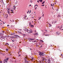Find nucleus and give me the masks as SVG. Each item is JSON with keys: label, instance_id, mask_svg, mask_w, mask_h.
Returning a JSON list of instances; mask_svg holds the SVG:
<instances>
[{"label": "nucleus", "instance_id": "nucleus-1", "mask_svg": "<svg viewBox=\"0 0 63 63\" xmlns=\"http://www.w3.org/2000/svg\"><path fill=\"white\" fill-rule=\"evenodd\" d=\"M0 39L2 41H3L4 40V39H5V38H6V37L3 36L2 35L0 36Z\"/></svg>", "mask_w": 63, "mask_h": 63}, {"label": "nucleus", "instance_id": "nucleus-2", "mask_svg": "<svg viewBox=\"0 0 63 63\" xmlns=\"http://www.w3.org/2000/svg\"><path fill=\"white\" fill-rule=\"evenodd\" d=\"M25 30L27 32L29 33H32V31L31 30H28L27 29H26Z\"/></svg>", "mask_w": 63, "mask_h": 63}, {"label": "nucleus", "instance_id": "nucleus-3", "mask_svg": "<svg viewBox=\"0 0 63 63\" xmlns=\"http://www.w3.org/2000/svg\"><path fill=\"white\" fill-rule=\"evenodd\" d=\"M45 54V53L40 52L39 53V55H40V56H41V55H42V56H44V55H45V54Z\"/></svg>", "mask_w": 63, "mask_h": 63}, {"label": "nucleus", "instance_id": "nucleus-4", "mask_svg": "<svg viewBox=\"0 0 63 63\" xmlns=\"http://www.w3.org/2000/svg\"><path fill=\"white\" fill-rule=\"evenodd\" d=\"M29 40L30 42H32V41H33L34 40V39H31V38H29Z\"/></svg>", "mask_w": 63, "mask_h": 63}, {"label": "nucleus", "instance_id": "nucleus-5", "mask_svg": "<svg viewBox=\"0 0 63 63\" xmlns=\"http://www.w3.org/2000/svg\"><path fill=\"white\" fill-rule=\"evenodd\" d=\"M30 26L31 27H34V25H32L31 24H30Z\"/></svg>", "mask_w": 63, "mask_h": 63}, {"label": "nucleus", "instance_id": "nucleus-6", "mask_svg": "<svg viewBox=\"0 0 63 63\" xmlns=\"http://www.w3.org/2000/svg\"><path fill=\"white\" fill-rule=\"evenodd\" d=\"M25 62H27V63L28 62V61H27V59H25Z\"/></svg>", "mask_w": 63, "mask_h": 63}, {"label": "nucleus", "instance_id": "nucleus-7", "mask_svg": "<svg viewBox=\"0 0 63 63\" xmlns=\"http://www.w3.org/2000/svg\"><path fill=\"white\" fill-rule=\"evenodd\" d=\"M34 35H38V33H34Z\"/></svg>", "mask_w": 63, "mask_h": 63}, {"label": "nucleus", "instance_id": "nucleus-8", "mask_svg": "<svg viewBox=\"0 0 63 63\" xmlns=\"http://www.w3.org/2000/svg\"><path fill=\"white\" fill-rule=\"evenodd\" d=\"M11 11L12 12H11V14H12V13H13V14H14V12H13V10H11Z\"/></svg>", "mask_w": 63, "mask_h": 63}, {"label": "nucleus", "instance_id": "nucleus-9", "mask_svg": "<svg viewBox=\"0 0 63 63\" xmlns=\"http://www.w3.org/2000/svg\"><path fill=\"white\" fill-rule=\"evenodd\" d=\"M44 60H45H45H46V59H43L42 60V61L43 62H44Z\"/></svg>", "mask_w": 63, "mask_h": 63}, {"label": "nucleus", "instance_id": "nucleus-10", "mask_svg": "<svg viewBox=\"0 0 63 63\" xmlns=\"http://www.w3.org/2000/svg\"><path fill=\"white\" fill-rule=\"evenodd\" d=\"M14 9V10H15L16 9V6H13Z\"/></svg>", "mask_w": 63, "mask_h": 63}, {"label": "nucleus", "instance_id": "nucleus-11", "mask_svg": "<svg viewBox=\"0 0 63 63\" xmlns=\"http://www.w3.org/2000/svg\"><path fill=\"white\" fill-rule=\"evenodd\" d=\"M15 37H19V36H18V35H15L14 36Z\"/></svg>", "mask_w": 63, "mask_h": 63}, {"label": "nucleus", "instance_id": "nucleus-12", "mask_svg": "<svg viewBox=\"0 0 63 63\" xmlns=\"http://www.w3.org/2000/svg\"><path fill=\"white\" fill-rule=\"evenodd\" d=\"M39 1L40 2H43V0H39Z\"/></svg>", "mask_w": 63, "mask_h": 63}, {"label": "nucleus", "instance_id": "nucleus-13", "mask_svg": "<svg viewBox=\"0 0 63 63\" xmlns=\"http://www.w3.org/2000/svg\"><path fill=\"white\" fill-rule=\"evenodd\" d=\"M27 49H30V50H32V49L29 48H27Z\"/></svg>", "mask_w": 63, "mask_h": 63}, {"label": "nucleus", "instance_id": "nucleus-14", "mask_svg": "<svg viewBox=\"0 0 63 63\" xmlns=\"http://www.w3.org/2000/svg\"><path fill=\"white\" fill-rule=\"evenodd\" d=\"M45 1H44L42 3V4H44L45 3Z\"/></svg>", "mask_w": 63, "mask_h": 63}, {"label": "nucleus", "instance_id": "nucleus-15", "mask_svg": "<svg viewBox=\"0 0 63 63\" xmlns=\"http://www.w3.org/2000/svg\"><path fill=\"white\" fill-rule=\"evenodd\" d=\"M5 45H8V46H9V43H6Z\"/></svg>", "mask_w": 63, "mask_h": 63}, {"label": "nucleus", "instance_id": "nucleus-16", "mask_svg": "<svg viewBox=\"0 0 63 63\" xmlns=\"http://www.w3.org/2000/svg\"><path fill=\"white\" fill-rule=\"evenodd\" d=\"M5 16H6V17H8V15L7 14Z\"/></svg>", "mask_w": 63, "mask_h": 63}, {"label": "nucleus", "instance_id": "nucleus-17", "mask_svg": "<svg viewBox=\"0 0 63 63\" xmlns=\"http://www.w3.org/2000/svg\"><path fill=\"white\" fill-rule=\"evenodd\" d=\"M57 34H58V35H59L60 33L58 32H57Z\"/></svg>", "mask_w": 63, "mask_h": 63}, {"label": "nucleus", "instance_id": "nucleus-18", "mask_svg": "<svg viewBox=\"0 0 63 63\" xmlns=\"http://www.w3.org/2000/svg\"><path fill=\"white\" fill-rule=\"evenodd\" d=\"M45 36H48V35L46 34H45Z\"/></svg>", "mask_w": 63, "mask_h": 63}, {"label": "nucleus", "instance_id": "nucleus-19", "mask_svg": "<svg viewBox=\"0 0 63 63\" xmlns=\"http://www.w3.org/2000/svg\"><path fill=\"white\" fill-rule=\"evenodd\" d=\"M6 50L7 51H8V50H9L8 49V48H7L6 49Z\"/></svg>", "mask_w": 63, "mask_h": 63}, {"label": "nucleus", "instance_id": "nucleus-20", "mask_svg": "<svg viewBox=\"0 0 63 63\" xmlns=\"http://www.w3.org/2000/svg\"><path fill=\"white\" fill-rule=\"evenodd\" d=\"M54 21H52V24H53V23H54Z\"/></svg>", "mask_w": 63, "mask_h": 63}, {"label": "nucleus", "instance_id": "nucleus-21", "mask_svg": "<svg viewBox=\"0 0 63 63\" xmlns=\"http://www.w3.org/2000/svg\"><path fill=\"white\" fill-rule=\"evenodd\" d=\"M18 33H21V32H20L19 31H18Z\"/></svg>", "mask_w": 63, "mask_h": 63}, {"label": "nucleus", "instance_id": "nucleus-22", "mask_svg": "<svg viewBox=\"0 0 63 63\" xmlns=\"http://www.w3.org/2000/svg\"><path fill=\"white\" fill-rule=\"evenodd\" d=\"M41 17H40V18L39 19H38V20H40V19H41Z\"/></svg>", "mask_w": 63, "mask_h": 63}, {"label": "nucleus", "instance_id": "nucleus-23", "mask_svg": "<svg viewBox=\"0 0 63 63\" xmlns=\"http://www.w3.org/2000/svg\"><path fill=\"white\" fill-rule=\"evenodd\" d=\"M49 25H50V26H49V27H51V25H50V24H49Z\"/></svg>", "mask_w": 63, "mask_h": 63}, {"label": "nucleus", "instance_id": "nucleus-24", "mask_svg": "<svg viewBox=\"0 0 63 63\" xmlns=\"http://www.w3.org/2000/svg\"><path fill=\"white\" fill-rule=\"evenodd\" d=\"M8 14H10V11H8Z\"/></svg>", "mask_w": 63, "mask_h": 63}, {"label": "nucleus", "instance_id": "nucleus-25", "mask_svg": "<svg viewBox=\"0 0 63 63\" xmlns=\"http://www.w3.org/2000/svg\"><path fill=\"white\" fill-rule=\"evenodd\" d=\"M7 1L8 2H9V0H7ZM10 1H11V0H10Z\"/></svg>", "mask_w": 63, "mask_h": 63}, {"label": "nucleus", "instance_id": "nucleus-26", "mask_svg": "<svg viewBox=\"0 0 63 63\" xmlns=\"http://www.w3.org/2000/svg\"><path fill=\"white\" fill-rule=\"evenodd\" d=\"M25 59H27V57H25Z\"/></svg>", "mask_w": 63, "mask_h": 63}, {"label": "nucleus", "instance_id": "nucleus-27", "mask_svg": "<svg viewBox=\"0 0 63 63\" xmlns=\"http://www.w3.org/2000/svg\"><path fill=\"white\" fill-rule=\"evenodd\" d=\"M60 16L59 15L58 16V17H60Z\"/></svg>", "mask_w": 63, "mask_h": 63}, {"label": "nucleus", "instance_id": "nucleus-28", "mask_svg": "<svg viewBox=\"0 0 63 63\" xmlns=\"http://www.w3.org/2000/svg\"><path fill=\"white\" fill-rule=\"evenodd\" d=\"M45 6V4H43V5H42L41 6Z\"/></svg>", "mask_w": 63, "mask_h": 63}, {"label": "nucleus", "instance_id": "nucleus-29", "mask_svg": "<svg viewBox=\"0 0 63 63\" xmlns=\"http://www.w3.org/2000/svg\"><path fill=\"white\" fill-rule=\"evenodd\" d=\"M5 62H6V63L7 62V59H6L5 60Z\"/></svg>", "mask_w": 63, "mask_h": 63}, {"label": "nucleus", "instance_id": "nucleus-30", "mask_svg": "<svg viewBox=\"0 0 63 63\" xmlns=\"http://www.w3.org/2000/svg\"><path fill=\"white\" fill-rule=\"evenodd\" d=\"M0 63H2V61H0Z\"/></svg>", "mask_w": 63, "mask_h": 63}, {"label": "nucleus", "instance_id": "nucleus-31", "mask_svg": "<svg viewBox=\"0 0 63 63\" xmlns=\"http://www.w3.org/2000/svg\"><path fill=\"white\" fill-rule=\"evenodd\" d=\"M41 42H44V41L43 40H40Z\"/></svg>", "mask_w": 63, "mask_h": 63}, {"label": "nucleus", "instance_id": "nucleus-32", "mask_svg": "<svg viewBox=\"0 0 63 63\" xmlns=\"http://www.w3.org/2000/svg\"><path fill=\"white\" fill-rule=\"evenodd\" d=\"M8 60H9V58H7V61H8Z\"/></svg>", "mask_w": 63, "mask_h": 63}, {"label": "nucleus", "instance_id": "nucleus-33", "mask_svg": "<svg viewBox=\"0 0 63 63\" xmlns=\"http://www.w3.org/2000/svg\"><path fill=\"white\" fill-rule=\"evenodd\" d=\"M10 21H11V22H13V21H12V20H10Z\"/></svg>", "mask_w": 63, "mask_h": 63}, {"label": "nucleus", "instance_id": "nucleus-34", "mask_svg": "<svg viewBox=\"0 0 63 63\" xmlns=\"http://www.w3.org/2000/svg\"><path fill=\"white\" fill-rule=\"evenodd\" d=\"M51 6L52 7L53 5H52V4H51Z\"/></svg>", "mask_w": 63, "mask_h": 63}, {"label": "nucleus", "instance_id": "nucleus-35", "mask_svg": "<svg viewBox=\"0 0 63 63\" xmlns=\"http://www.w3.org/2000/svg\"><path fill=\"white\" fill-rule=\"evenodd\" d=\"M62 28V27H61L60 28Z\"/></svg>", "mask_w": 63, "mask_h": 63}, {"label": "nucleus", "instance_id": "nucleus-36", "mask_svg": "<svg viewBox=\"0 0 63 63\" xmlns=\"http://www.w3.org/2000/svg\"><path fill=\"white\" fill-rule=\"evenodd\" d=\"M18 56H21V55H19Z\"/></svg>", "mask_w": 63, "mask_h": 63}, {"label": "nucleus", "instance_id": "nucleus-37", "mask_svg": "<svg viewBox=\"0 0 63 63\" xmlns=\"http://www.w3.org/2000/svg\"><path fill=\"white\" fill-rule=\"evenodd\" d=\"M34 22H35V23H37V22H36V21H34Z\"/></svg>", "mask_w": 63, "mask_h": 63}, {"label": "nucleus", "instance_id": "nucleus-38", "mask_svg": "<svg viewBox=\"0 0 63 63\" xmlns=\"http://www.w3.org/2000/svg\"><path fill=\"white\" fill-rule=\"evenodd\" d=\"M8 10H10V8H8Z\"/></svg>", "mask_w": 63, "mask_h": 63}, {"label": "nucleus", "instance_id": "nucleus-39", "mask_svg": "<svg viewBox=\"0 0 63 63\" xmlns=\"http://www.w3.org/2000/svg\"><path fill=\"white\" fill-rule=\"evenodd\" d=\"M37 2H38V3H39V0L37 1Z\"/></svg>", "mask_w": 63, "mask_h": 63}, {"label": "nucleus", "instance_id": "nucleus-40", "mask_svg": "<svg viewBox=\"0 0 63 63\" xmlns=\"http://www.w3.org/2000/svg\"><path fill=\"white\" fill-rule=\"evenodd\" d=\"M12 42H15V41H14V40H12Z\"/></svg>", "mask_w": 63, "mask_h": 63}, {"label": "nucleus", "instance_id": "nucleus-41", "mask_svg": "<svg viewBox=\"0 0 63 63\" xmlns=\"http://www.w3.org/2000/svg\"><path fill=\"white\" fill-rule=\"evenodd\" d=\"M32 60H33V58H32Z\"/></svg>", "mask_w": 63, "mask_h": 63}, {"label": "nucleus", "instance_id": "nucleus-42", "mask_svg": "<svg viewBox=\"0 0 63 63\" xmlns=\"http://www.w3.org/2000/svg\"><path fill=\"white\" fill-rule=\"evenodd\" d=\"M48 63H50V62H49V61Z\"/></svg>", "mask_w": 63, "mask_h": 63}, {"label": "nucleus", "instance_id": "nucleus-43", "mask_svg": "<svg viewBox=\"0 0 63 63\" xmlns=\"http://www.w3.org/2000/svg\"><path fill=\"white\" fill-rule=\"evenodd\" d=\"M9 26V25H7V26L8 27Z\"/></svg>", "mask_w": 63, "mask_h": 63}, {"label": "nucleus", "instance_id": "nucleus-44", "mask_svg": "<svg viewBox=\"0 0 63 63\" xmlns=\"http://www.w3.org/2000/svg\"><path fill=\"white\" fill-rule=\"evenodd\" d=\"M36 5H34V7H36Z\"/></svg>", "mask_w": 63, "mask_h": 63}, {"label": "nucleus", "instance_id": "nucleus-45", "mask_svg": "<svg viewBox=\"0 0 63 63\" xmlns=\"http://www.w3.org/2000/svg\"><path fill=\"white\" fill-rule=\"evenodd\" d=\"M37 7H36L35 8V10L36 9H37Z\"/></svg>", "mask_w": 63, "mask_h": 63}, {"label": "nucleus", "instance_id": "nucleus-46", "mask_svg": "<svg viewBox=\"0 0 63 63\" xmlns=\"http://www.w3.org/2000/svg\"><path fill=\"white\" fill-rule=\"evenodd\" d=\"M13 22H14V20H13Z\"/></svg>", "mask_w": 63, "mask_h": 63}, {"label": "nucleus", "instance_id": "nucleus-47", "mask_svg": "<svg viewBox=\"0 0 63 63\" xmlns=\"http://www.w3.org/2000/svg\"><path fill=\"white\" fill-rule=\"evenodd\" d=\"M30 6H31V5H29Z\"/></svg>", "mask_w": 63, "mask_h": 63}, {"label": "nucleus", "instance_id": "nucleus-48", "mask_svg": "<svg viewBox=\"0 0 63 63\" xmlns=\"http://www.w3.org/2000/svg\"><path fill=\"white\" fill-rule=\"evenodd\" d=\"M34 20H37L35 19H34Z\"/></svg>", "mask_w": 63, "mask_h": 63}, {"label": "nucleus", "instance_id": "nucleus-49", "mask_svg": "<svg viewBox=\"0 0 63 63\" xmlns=\"http://www.w3.org/2000/svg\"><path fill=\"white\" fill-rule=\"evenodd\" d=\"M36 32V31H35V32Z\"/></svg>", "mask_w": 63, "mask_h": 63}, {"label": "nucleus", "instance_id": "nucleus-50", "mask_svg": "<svg viewBox=\"0 0 63 63\" xmlns=\"http://www.w3.org/2000/svg\"><path fill=\"white\" fill-rule=\"evenodd\" d=\"M29 13H30V12H29Z\"/></svg>", "mask_w": 63, "mask_h": 63}, {"label": "nucleus", "instance_id": "nucleus-51", "mask_svg": "<svg viewBox=\"0 0 63 63\" xmlns=\"http://www.w3.org/2000/svg\"><path fill=\"white\" fill-rule=\"evenodd\" d=\"M36 42V41H34V42Z\"/></svg>", "mask_w": 63, "mask_h": 63}, {"label": "nucleus", "instance_id": "nucleus-52", "mask_svg": "<svg viewBox=\"0 0 63 63\" xmlns=\"http://www.w3.org/2000/svg\"><path fill=\"white\" fill-rule=\"evenodd\" d=\"M61 56H62V54H61Z\"/></svg>", "mask_w": 63, "mask_h": 63}, {"label": "nucleus", "instance_id": "nucleus-53", "mask_svg": "<svg viewBox=\"0 0 63 63\" xmlns=\"http://www.w3.org/2000/svg\"><path fill=\"white\" fill-rule=\"evenodd\" d=\"M44 14H43V16H44Z\"/></svg>", "mask_w": 63, "mask_h": 63}, {"label": "nucleus", "instance_id": "nucleus-54", "mask_svg": "<svg viewBox=\"0 0 63 63\" xmlns=\"http://www.w3.org/2000/svg\"><path fill=\"white\" fill-rule=\"evenodd\" d=\"M36 6H37V7H38V5H36Z\"/></svg>", "mask_w": 63, "mask_h": 63}, {"label": "nucleus", "instance_id": "nucleus-55", "mask_svg": "<svg viewBox=\"0 0 63 63\" xmlns=\"http://www.w3.org/2000/svg\"><path fill=\"white\" fill-rule=\"evenodd\" d=\"M14 38H16V37H14Z\"/></svg>", "mask_w": 63, "mask_h": 63}, {"label": "nucleus", "instance_id": "nucleus-56", "mask_svg": "<svg viewBox=\"0 0 63 63\" xmlns=\"http://www.w3.org/2000/svg\"><path fill=\"white\" fill-rule=\"evenodd\" d=\"M19 43H20V44L21 43V42H20Z\"/></svg>", "mask_w": 63, "mask_h": 63}, {"label": "nucleus", "instance_id": "nucleus-57", "mask_svg": "<svg viewBox=\"0 0 63 63\" xmlns=\"http://www.w3.org/2000/svg\"><path fill=\"white\" fill-rule=\"evenodd\" d=\"M63 30V29H62L61 30Z\"/></svg>", "mask_w": 63, "mask_h": 63}, {"label": "nucleus", "instance_id": "nucleus-58", "mask_svg": "<svg viewBox=\"0 0 63 63\" xmlns=\"http://www.w3.org/2000/svg\"><path fill=\"white\" fill-rule=\"evenodd\" d=\"M43 63H44V62H43Z\"/></svg>", "mask_w": 63, "mask_h": 63}, {"label": "nucleus", "instance_id": "nucleus-59", "mask_svg": "<svg viewBox=\"0 0 63 63\" xmlns=\"http://www.w3.org/2000/svg\"><path fill=\"white\" fill-rule=\"evenodd\" d=\"M52 9H53V7H52Z\"/></svg>", "mask_w": 63, "mask_h": 63}, {"label": "nucleus", "instance_id": "nucleus-60", "mask_svg": "<svg viewBox=\"0 0 63 63\" xmlns=\"http://www.w3.org/2000/svg\"><path fill=\"white\" fill-rule=\"evenodd\" d=\"M0 53H1V52H0Z\"/></svg>", "mask_w": 63, "mask_h": 63}, {"label": "nucleus", "instance_id": "nucleus-61", "mask_svg": "<svg viewBox=\"0 0 63 63\" xmlns=\"http://www.w3.org/2000/svg\"><path fill=\"white\" fill-rule=\"evenodd\" d=\"M54 6V4H53V6Z\"/></svg>", "mask_w": 63, "mask_h": 63}, {"label": "nucleus", "instance_id": "nucleus-62", "mask_svg": "<svg viewBox=\"0 0 63 63\" xmlns=\"http://www.w3.org/2000/svg\"><path fill=\"white\" fill-rule=\"evenodd\" d=\"M55 23H56V22H55Z\"/></svg>", "mask_w": 63, "mask_h": 63}, {"label": "nucleus", "instance_id": "nucleus-63", "mask_svg": "<svg viewBox=\"0 0 63 63\" xmlns=\"http://www.w3.org/2000/svg\"><path fill=\"white\" fill-rule=\"evenodd\" d=\"M16 38H17H17H17V37H16Z\"/></svg>", "mask_w": 63, "mask_h": 63}, {"label": "nucleus", "instance_id": "nucleus-64", "mask_svg": "<svg viewBox=\"0 0 63 63\" xmlns=\"http://www.w3.org/2000/svg\"><path fill=\"white\" fill-rule=\"evenodd\" d=\"M30 13H31V10L30 11Z\"/></svg>", "mask_w": 63, "mask_h": 63}]
</instances>
